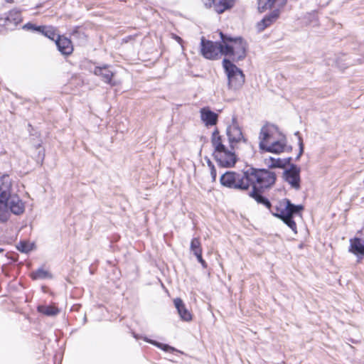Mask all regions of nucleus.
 <instances>
[{"label":"nucleus","instance_id":"nucleus-1","mask_svg":"<svg viewBox=\"0 0 364 364\" xmlns=\"http://www.w3.org/2000/svg\"><path fill=\"white\" fill-rule=\"evenodd\" d=\"M275 180L276 176L274 172L252 167L240 172L227 171L220 178V183L229 188L247 191L250 187H252V191L249 193L250 196L257 203L264 204L274 216L282 219L296 234V224L293 220V216L299 213L303 209V206L295 205L289 199L284 198L272 207L270 202L258 193L259 190L272 186Z\"/></svg>","mask_w":364,"mask_h":364},{"label":"nucleus","instance_id":"nucleus-2","mask_svg":"<svg viewBox=\"0 0 364 364\" xmlns=\"http://www.w3.org/2000/svg\"><path fill=\"white\" fill-rule=\"evenodd\" d=\"M2 183L0 186V221L6 222L9 220L10 213L21 215L24 212V203L17 195H11V182L9 177H2Z\"/></svg>","mask_w":364,"mask_h":364},{"label":"nucleus","instance_id":"nucleus-3","mask_svg":"<svg viewBox=\"0 0 364 364\" xmlns=\"http://www.w3.org/2000/svg\"><path fill=\"white\" fill-rule=\"evenodd\" d=\"M220 36L223 45V55L236 61L245 58L247 45L242 38H231L222 32H220Z\"/></svg>","mask_w":364,"mask_h":364},{"label":"nucleus","instance_id":"nucleus-4","mask_svg":"<svg viewBox=\"0 0 364 364\" xmlns=\"http://www.w3.org/2000/svg\"><path fill=\"white\" fill-rule=\"evenodd\" d=\"M223 65L228 76L229 88L235 90L241 88L245 82L242 71L228 59L223 60Z\"/></svg>","mask_w":364,"mask_h":364},{"label":"nucleus","instance_id":"nucleus-5","mask_svg":"<svg viewBox=\"0 0 364 364\" xmlns=\"http://www.w3.org/2000/svg\"><path fill=\"white\" fill-rule=\"evenodd\" d=\"M223 43L205 41L203 37L201 38V53L205 58L215 59L219 54H223Z\"/></svg>","mask_w":364,"mask_h":364},{"label":"nucleus","instance_id":"nucleus-6","mask_svg":"<svg viewBox=\"0 0 364 364\" xmlns=\"http://www.w3.org/2000/svg\"><path fill=\"white\" fill-rule=\"evenodd\" d=\"M226 132L232 149L235 148L237 143L242 140L245 141L242 131L235 119H233L232 124L228 127Z\"/></svg>","mask_w":364,"mask_h":364},{"label":"nucleus","instance_id":"nucleus-7","mask_svg":"<svg viewBox=\"0 0 364 364\" xmlns=\"http://www.w3.org/2000/svg\"><path fill=\"white\" fill-rule=\"evenodd\" d=\"M214 157L218 164L223 167H231L235 165L237 158L234 152L227 149L223 151L214 154Z\"/></svg>","mask_w":364,"mask_h":364},{"label":"nucleus","instance_id":"nucleus-8","mask_svg":"<svg viewBox=\"0 0 364 364\" xmlns=\"http://www.w3.org/2000/svg\"><path fill=\"white\" fill-rule=\"evenodd\" d=\"M300 169L295 165H292L290 168L286 170L284 173L285 181L295 189L300 188Z\"/></svg>","mask_w":364,"mask_h":364},{"label":"nucleus","instance_id":"nucleus-9","mask_svg":"<svg viewBox=\"0 0 364 364\" xmlns=\"http://www.w3.org/2000/svg\"><path fill=\"white\" fill-rule=\"evenodd\" d=\"M287 149V140L284 136L277 141L271 142L269 144L262 143L260 145V149L274 154H280Z\"/></svg>","mask_w":364,"mask_h":364},{"label":"nucleus","instance_id":"nucleus-10","mask_svg":"<svg viewBox=\"0 0 364 364\" xmlns=\"http://www.w3.org/2000/svg\"><path fill=\"white\" fill-rule=\"evenodd\" d=\"M235 0H208L205 2L206 7L213 6L218 14H222L225 10L230 9L234 4Z\"/></svg>","mask_w":364,"mask_h":364},{"label":"nucleus","instance_id":"nucleus-11","mask_svg":"<svg viewBox=\"0 0 364 364\" xmlns=\"http://www.w3.org/2000/svg\"><path fill=\"white\" fill-rule=\"evenodd\" d=\"M94 74L101 77L102 80L106 83L112 85H116L117 84L116 82H112L114 73L110 70L109 67L107 65L103 67H96L94 70Z\"/></svg>","mask_w":364,"mask_h":364},{"label":"nucleus","instance_id":"nucleus-12","mask_svg":"<svg viewBox=\"0 0 364 364\" xmlns=\"http://www.w3.org/2000/svg\"><path fill=\"white\" fill-rule=\"evenodd\" d=\"M55 44L58 50L63 55H70L73 50L72 42L64 36H58Z\"/></svg>","mask_w":364,"mask_h":364},{"label":"nucleus","instance_id":"nucleus-13","mask_svg":"<svg viewBox=\"0 0 364 364\" xmlns=\"http://www.w3.org/2000/svg\"><path fill=\"white\" fill-rule=\"evenodd\" d=\"M200 112L201 120L206 126H213L217 124L218 115L208 107L202 108Z\"/></svg>","mask_w":364,"mask_h":364},{"label":"nucleus","instance_id":"nucleus-14","mask_svg":"<svg viewBox=\"0 0 364 364\" xmlns=\"http://www.w3.org/2000/svg\"><path fill=\"white\" fill-rule=\"evenodd\" d=\"M174 305L178 311V313L183 321H191L193 319L191 312L187 309L183 301L180 298H176L173 300Z\"/></svg>","mask_w":364,"mask_h":364},{"label":"nucleus","instance_id":"nucleus-15","mask_svg":"<svg viewBox=\"0 0 364 364\" xmlns=\"http://www.w3.org/2000/svg\"><path fill=\"white\" fill-rule=\"evenodd\" d=\"M279 15V10H274L270 14L266 16L262 20L257 23V31L259 32L263 31L266 28L271 26L278 18Z\"/></svg>","mask_w":364,"mask_h":364},{"label":"nucleus","instance_id":"nucleus-16","mask_svg":"<svg viewBox=\"0 0 364 364\" xmlns=\"http://www.w3.org/2000/svg\"><path fill=\"white\" fill-rule=\"evenodd\" d=\"M21 21L22 18L21 11L16 9H13L9 12L5 18L4 25L6 27H9L11 25L16 26L21 22Z\"/></svg>","mask_w":364,"mask_h":364},{"label":"nucleus","instance_id":"nucleus-17","mask_svg":"<svg viewBox=\"0 0 364 364\" xmlns=\"http://www.w3.org/2000/svg\"><path fill=\"white\" fill-rule=\"evenodd\" d=\"M349 250L358 257H364V240L356 237L351 239Z\"/></svg>","mask_w":364,"mask_h":364},{"label":"nucleus","instance_id":"nucleus-18","mask_svg":"<svg viewBox=\"0 0 364 364\" xmlns=\"http://www.w3.org/2000/svg\"><path fill=\"white\" fill-rule=\"evenodd\" d=\"M275 127L272 125L271 126H264L260 131L259 133V146L262 143L269 144L271 143L270 140L272 138L273 132L275 130Z\"/></svg>","mask_w":364,"mask_h":364},{"label":"nucleus","instance_id":"nucleus-19","mask_svg":"<svg viewBox=\"0 0 364 364\" xmlns=\"http://www.w3.org/2000/svg\"><path fill=\"white\" fill-rule=\"evenodd\" d=\"M191 250L193 252V254L197 257L198 261L202 264L203 266L205 265V261L202 258V249L200 247V242L199 238H193L191 242Z\"/></svg>","mask_w":364,"mask_h":364},{"label":"nucleus","instance_id":"nucleus-20","mask_svg":"<svg viewBox=\"0 0 364 364\" xmlns=\"http://www.w3.org/2000/svg\"><path fill=\"white\" fill-rule=\"evenodd\" d=\"M211 142L215 149L214 154L226 149V147L222 143L221 136L219 135V132L217 129L215 130L212 134Z\"/></svg>","mask_w":364,"mask_h":364},{"label":"nucleus","instance_id":"nucleus-21","mask_svg":"<svg viewBox=\"0 0 364 364\" xmlns=\"http://www.w3.org/2000/svg\"><path fill=\"white\" fill-rule=\"evenodd\" d=\"M39 313L46 316H55L59 313V309L53 305H41L37 307Z\"/></svg>","mask_w":364,"mask_h":364},{"label":"nucleus","instance_id":"nucleus-22","mask_svg":"<svg viewBox=\"0 0 364 364\" xmlns=\"http://www.w3.org/2000/svg\"><path fill=\"white\" fill-rule=\"evenodd\" d=\"M264 164L269 168H281L284 166V161L279 158L268 157L264 159Z\"/></svg>","mask_w":364,"mask_h":364},{"label":"nucleus","instance_id":"nucleus-23","mask_svg":"<svg viewBox=\"0 0 364 364\" xmlns=\"http://www.w3.org/2000/svg\"><path fill=\"white\" fill-rule=\"evenodd\" d=\"M38 32H41L45 36L53 41L55 40V38H58V36L55 33L53 28L52 27L42 26L41 28H38Z\"/></svg>","mask_w":364,"mask_h":364},{"label":"nucleus","instance_id":"nucleus-24","mask_svg":"<svg viewBox=\"0 0 364 364\" xmlns=\"http://www.w3.org/2000/svg\"><path fill=\"white\" fill-rule=\"evenodd\" d=\"M17 247L22 252H28L31 250V246L26 242H21Z\"/></svg>","mask_w":364,"mask_h":364},{"label":"nucleus","instance_id":"nucleus-25","mask_svg":"<svg viewBox=\"0 0 364 364\" xmlns=\"http://www.w3.org/2000/svg\"><path fill=\"white\" fill-rule=\"evenodd\" d=\"M296 135H297L299 136V154L297 156V159L299 158L301 154H303V151H304V145H303V141H302V139L301 137L299 136V132H296Z\"/></svg>","mask_w":364,"mask_h":364},{"label":"nucleus","instance_id":"nucleus-26","mask_svg":"<svg viewBox=\"0 0 364 364\" xmlns=\"http://www.w3.org/2000/svg\"><path fill=\"white\" fill-rule=\"evenodd\" d=\"M41 27L42 26H36L34 24L28 23L25 24L23 28L24 29L38 31V28H41Z\"/></svg>","mask_w":364,"mask_h":364},{"label":"nucleus","instance_id":"nucleus-27","mask_svg":"<svg viewBox=\"0 0 364 364\" xmlns=\"http://www.w3.org/2000/svg\"><path fill=\"white\" fill-rule=\"evenodd\" d=\"M151 343H154V345L161 348V349H163L165 351H168L171 348V347L169 346L166 345V344H161V343H159L156 342H151Z\"/></svg>","mask_w":364,"mask_h":364},{"label":"nucleus","instance_id":"nucleus-28","mask_svg":"<svg viewBox=\"0 0 364 364\" xmlns=\"http://www.w3.org/2000/svg\"><path fill=\"white\" fill-rule=\"evenodd\" d=\"M50 274H31V278L33 280H36V279H40V278H47L50 276Z\"/></svg>","mask_w":364,"mask_h":364},{"label":"nucleus","instance_id":"nucleus-29","mask_svg":"<svg viewBox=\"0 0 364 364\" xmlns=\"http://www.w3.org/2000/svg\"><path fill=\"white\" fill-rule=\"evenodd\" d=\"M210 174H211L213 181H215L216 179V170L214 166H212L210 168Z\"/></svg>","mask_w":364,"mask_h":364},{"label":"nucleus","instance_id":"nucleus-30","mask_svg":"<svg viewBox=\"0 0 364 364\" xmlns=\"http://www.w3.org/2000/svg\"><path fill=\"white\" fill-rule=\"evenodd\" d=\"M173 38L176 39L180 44L182 43L183 40L181 39V37L173 35Z\"/></svg>","mask_w":364,"mask_h":364},{"label":"nucleus","instance_id":"nucleus-31","mask_svg":"<svg viewBox=\"0 0 364 364\" xmlns=\"http://www.w3.org/2000/svg\"><path fill=\"white\" fill-rule=\"evenodd\" d=\"M36 273H39V274L48 273V271L44 269H43V268H39Z\"/></svg>","mask_w":364,"mask_h":364},{"label":"nucleus","instance_id":"nucleus-32","mask_svg":"<svg viewBox=\"0 0 364 364\" xmlns=\"http://www.w3.org/2000/svg\"><path fill=\"white\" fill-rule=\"evenodd\" d=\"M208 166L210 167V168H211L212 166H214V165L212 164V162L210 160L208 161Z\"/></svg>","mask_w":364,"mask_h":364},{"label":"nucleus","instance_id":"nucleus-33","mask_svg":"<svg viewBox=\"0 0 364 364\" xmlns=\"http://www.w3.org/2000/svg\"><path fill=\"white\" fill-rule=\"evenodd\" d=\"M287 3V0H282V2H281V6H283L286 4Z\"/></svg>","mask_w":364,"mask_h":364},{"label":"nucleus","instance_id":"nucleus-34","mask_svg":"<svg viewBox=\"0 0 364 364\" xmlns=\"http://www.w3.org/2000/svg\"><path fill=\"white\" fill-rule=\"evenodd\" d=\"M8 3H12L14 1V0H5Z\"/></svg>","mask_w":364,"mask_h":364},{"label":"nucleus","instance_id":"nucleus-35","mask_svg":"<svg viewBox=\"0 0 364 364\" xmlns=\"http://www.w3.org/2000/svg\"><path fill=\"white\" fill-rule=\"evenodd\" d=\"M1 251H2V250H0V252H1Z\"/></svg>","mask_w":364,"mask_h":364}]
</instances>
